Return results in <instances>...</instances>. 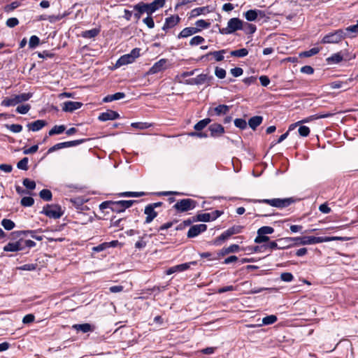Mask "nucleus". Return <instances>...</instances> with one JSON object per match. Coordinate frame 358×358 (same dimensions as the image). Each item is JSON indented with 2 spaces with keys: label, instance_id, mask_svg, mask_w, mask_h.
<instances>
[{
  "label": "nucleus",
  "instance_id": "9b49d317",
  "mask_svg": "<svg viewBox=\"0 0 358 358\" xmlns=\"http://www.w3.org/2000/svg\"><path fill=\"white\" fill-rule=\"evenodd\" d=\"M207 229V226L205 224H199L192 226L188 232V238H194L199 235L201 232L205 231Z\"/></svg>",
  "mask_w": 358,
  "mask_h": 358
},
{
  "label": "nucleus",
  "instance_id": "4c0bfd02",
  "mask_svg": "<svg viewBox=\"0 0 358 358\" xmlns=\"http://www.w3.org/2000/svg\"><path fill=\"white\" fill-rule=\"evenodd\" d=\"M277 321V317L274 315H268L263 318L262 324L264 325L273 324Z\"/></svg>",
  "mask_w": 358,
  "mask_h": 358
},
{
  "label": "nucleus",
  "instance_id": "7ed1b4c3",
  "mask_svg": "<svg viewBox=\"0 0 358 358\" xmlns=\"http://www.w3.org/2000/svg\"><path fill=\"white\" fill-rule=\"evenodd\" d=\"M32 96L31 93H22L20 94H13L10 97H6L1 103V106L9 107L14 106L18 103L29 100Z\"/></svg>",
  "mask_w": 358,
  "mask_h": 358
},
{
  "label": "nucleus",
  "instance_id": "69168bd1",
  "mask_svg": "<svg viewBox=\"0 0 358 358\" xmlns=\"http://www.w3.org/2000/svg\"><path fill=\"white\" fill-rule=\"evenodd\" d=\"M269 240V238L266 235H259L257 234V237L255 239V242L256 243H262L264 242H266Z\"/></svg>",
  "mask_w": 358,
  "mask_h": 358
},
{
  "label": "nucleus",
  "instance_id": "0e129e2a",
  "mask_svg": "<svg viewBox=\"0 0 358 358\" xmlns=\"http://www.w3.org/2000/svg\"><path fill=\"white\" fill-rule=\"evenodd\" d=\"M38 149V145H34L29 148L24 149L23 153L24 155L34 154L37 152Z\"/></svg>",
  "mask_w": 358,
  "mask_h": 358
},
{
  "label": "nucleus",
  "instance_id": "a878e982",
  "mask_svg": "<svg viewBox=\"0 0 358 358\" xmlns=\"http://www.w3.org/2000/svg\"><path fill=\"white\" fill-rule=\"evenodd\" d=\"M73 328L76 331H80L83 333H87L91 331V326L87 323L74 324Z\"/></svg>",
  "mask_w": 358,
  "mask_h": 358
},
{
  "label": "nucleus",
  "instance_id": "2f4dec72",
  "mask_svg": "<svg viewBox=\"0 0 358 358\" xmlns=\"http://www.w3.org/2000/svg\"><path fill=\"white\" fill-rule=\"evenodd\" d=\"M40 197L45 201H50L52 199V192L49 189H42L39 193Z\"/></svg>",
  "mask_w": 358,
  "mask_h": 358
},
{
  "label": "nucleus",
  "instance_id": "13d9d810",
  "mask_svg": "<svg viewBox=\"0 0 358 358\" xmlns=\"http://www.w3.org/2000/svg\"><path fill=\"white\" fill-rule=\"evenodd\" d=\"M110 209L113 211L121 213L124 211V209H122V207H120V205H117V201H111L110 204Z\"/></svg>",
  "mask_w": 358,
  "mask_h": 358
},
{
  "label": "nucleus",
  "instance_id": "c85d7f7f",
  "mask_svg": "<svg viewBox=\"0 0 358 358\" xmlns=\"http://www.w3.org/2000/svg\"><path fill=\"white\" fill-rule=\"evenodd\" d=\"M273 231H274V229L273 227H269V226H264V227H260L257 230V234H259V235L271 234L272 233H273Z\"/></svg>",
  "mask_w": 358,
  "mask_h": 358
},
{
  "label": "nucleus",
  "instance_id": "774afa93",
  "mask_svg": "<svg viewBox=\"0 0 358 358\" xmlns=\"http://www.w3.org/2000/svg\"><path fill=\"white\" fill-rule=\"evenodd\" d=\"M143 22L148 26V28L152 29L155 26L152 17L148 16L143 20Z\"/></svg>",
  "mask_w": 358,
  "mask_h": 358
},
{
  "label": "nucleus",
  "instance_id": "49530a36",
  "mask_svg": "<svg viewBox=\"0 0 358 358\" xmlns=\"http://www.w3.org/2000/svg\"><path fill=\"white\" fill-rule=\"evenodd\" d=\"M31 106L29 104L18 106L16 108V111L20 114H26L30 110Z\"/></svg>",
  "mask_w": 358,
  "mask_h": 358
},
{
  "label": "nucleus",
  "instance_id": "412c9836",
  "mask_svg": "<svg viewBox=\"0 0 358 358\" xmlns=\"http://www.w3.org/2000/svg\"><path fill=\"white\" fill-rule=\"evenodd\" d=\"M209 130L210 131L211 136H218L224 133V127L219 124H213L209 127Z\"/></svg>",
  "mask_w": 358,
  "mask_h": 358
},
{
  "label": "nucleus",
  "instance_id": "473e14b6",
  "mask_svg": "<svg viewBox=\"0 0 358 358\" xmlns=\"http://www.w3.org/2000/svg\"><path fill=\"white\" fill-rule=\"evenodd\" d=\"M258 15L257 11L255 10H249L245 13V17L248 21H254Z\"/></svg>",
  "mask_w": 358,
  "mask_h": 358
},
{
  "label": "nucleus",
  "instance_id": "2eb2a0df",
  "mask_svg": "<svg viewBox=\"0 0 358 358\" xmlns=\"http://www.w3.org/2000/svg\"><path fill=\"white\" fill-rule=\"evenodd\" d=\"M191 264H195L196 262H190V263H185V264H178V265L174 266L173 267L169 268L166 271V273L167 275H171V274H173V273H176V272L184 271H185V270H187V269H188L189 268Z\"/></svg>",
  "mask_w": 358,
  "mask_h": 358
},
{
  "label": "nucleus",
  "instance_id": "de8ad7c7",
  "mask_svg": "<svg viewBox=\"0 0 358 358\" xmlns=\"http://www.w3.org/2000/svg\"><path fill=\"white\" fill-rule=\"evenodd\" d=\"M135 202V201L129 200V201H117V205H120L122 209H125L130 208L132 204Z\"/></svg>",
  "mask_w": 358,
  "mask_h": 358
},
{
  "label": "nucleus",
  "instance_id": "09e8293b",
  "mask_svg": "<svg viewBox=\"0 0 358 358\" xmlns=\"http://www.w3.org/2000/svg\"><path fill=\"white\" fill-rule=\"evenodd\" d=\"M22 183L29 189H34L36 187V182L28 178L24 179Z\"/></svg>",
  "mask_w": 358,
  "mask_h": 358
},
{
  "label": "nucleus",
  "instance_id": "37998d69",
  "mask_svg": "<svg viewBox=\"0 0 358 358\" xmlns=\"http://www.w3.org/2000/svg\"><path fill=\"white\" fill-rule=\"evenodd\" d=\"M204 38L200 36H194L189 41V45L192 46L201 44L204 41Z\"/></svg>",
  "mask_w": 358,
  "mask_h": 358
},
{
  "label": "nucleus",
  "instance_id": "b1692460",
  "mask_svg": "<svg viewBox=\"0 0 358 358\" xmlns=\"http://www.w3.org/2000/svg\"><path fill=\"white\" fill-rule=\"evenodd\" d=\"M229 110V106L227 105H219L213 108V111L217 115H225Z\"/></svg>",
  "mask_w": 358,
  "mask_h": 358
},
{
  "label": "nucleus",
  "instance_id": "dca6fc26",
  "mask_svg": "<svg viewBox=\"0 0 358 358\" xmlns=\"http://www.w3.org/2000/svg\"><path fill=\"white\" fill-rule=\"evenodd\" d=\"M46 124V121L43 120H38L36 121L27 124V127L30 131H38L41 130Z\"/></svg>",
  "mask_w": 358,
  "mask_h": 358
},
{
  "label": "nucleus",
  "instance_id": "052dcab7",
  "mask_svg": "<svg viewBox=\"0 0 358 358\" xmlns=\"http://www.w3.org/2000/svg\"><path fill=\"white\" fill-rule=\"evenodd\" d=\"M333 115H334V113H323V114H320V115H311L310 118H311V120H317V119H321V118L329 117Z\"/></svg>",
  "mask_w": 358,
  "mask_h": 358
},
{
  "label": "nucleus",
  "instance_id": "72a5a7b5",
  "mask_svg": "<svg viewBox=\"0 0 358 358\" xmlns=\"http://www.w3.org/2000/svg\"><path fill=\"white\" fill-rule=\"evenodd\" d=\"M99 31L96 29H90V30H87V31H85L83 33L82 36L84 37V38H94L96 36H97V34H99Z\"/></svg>",
  "mask_w": 358,
  "mask_h": 358
},
{
  "label": "nucleus",
  "instance_id": "39448f33",
  "mask_svg": "<svg viewBox=\"0 0 358 358\" xmlns=\"http://www.w3.org/2000/svg\"><path fill=\"white\" fill-rule=\"evenodd\" d=\"M241 29H243V21L237 17H234L229 20L227 27L220 29L219 31L222 34H230Z\"/></svg>",
  "mask_w": 358,
  "mask_h": 358
},
{
  "label": "nucleus",
  "instance_id": "f03ea898",
  "mask_svg": "<svg viewBox=\"0 0 358 358\" xmlns=\"http://www.w3.org/2000/svg\"><path fill=\"white\" fill-rule=\"evenodd\" d=\"M339 237H315V236H303L293 238L299 245H313L324 242H329L335 240H340Z\"/></svg>",
  "mask_w": 358,
  "mask_h": 358
},
{
  "label": "nucleus",
  "instance_id": "0eeeda50",
  "mask_svg": "<svg viewBox=\"0 0 358 358\" xmlns=\"http://www.w3.org/2000/svg\"><path fill=\"white\" fill-rule=\"evenodd\" d=\"M196 201L191 199L178 200L173 208L178 212H186L194 209L196 206Z\"/></svg>",
  "mask_w": 358,
  "mask_h": 358
},
{
  "label": "nucleus",
  "instance_id": "4d7b16f0",
  "mask_svg": "<svg viewBox=\"0 0 358 358\" xmlns=\"http://www.w3.org/2000/svg\"><path fill=\"white\" fill-rule=\"evenodd\" d=\"M319 51H320V48H313L308 51L303 52V55H304L305 57H311L313 55L317 54L319 52Z\"/></svg>",
  "mask_w": 358,
  "mask_h": 358
},
{
  "label": "nucleus",
  "instance_id": "20e7f679",
  "mask_svg": "<svg viewBox=\"0 0 358 358\" xmlns=\"http://www.w3.org/2000/svg\"><path fill=\"white\" fill-rule=\"evenodd\" d=\"M255 203H266L273 207H275L278 208H283L289 206L292 203L294 202V199L293 198H285V199H257L255 200Z\"/></svg>",
  "mask_w": 358,
  "mask_h": 358
},
{
  "label": "nucleus",
  "instance_id": "f8f14e48",
  "mask_svg": "<svg viewBox=\"0 0 358 358\" xmlns=\"http://www.w3.org/2000/svg\"><path fill=\"white\" fill-rule=\"evenodd\" d=\"M23 249V239L22 238L16 242H10L3 247L5 252H17Z\"/></svg>",
  "mask_w": 358,
  "mask_h": 358
},
{
  "label": "nucleus",
  "instance_id": "f3484780",
  "mask_svg": "<svg viewBox=\"0 0 358 358\" xmlns=\"http://www.w3.org/2000/svg\"><path fill=\"white\" fill-rule=\"evenodd\" d=\"M119 117V114L113 110H107L102 113L99 116V120L101 121L113 120Z\"/></svg>",
  "mask_w": 358,
  "mask_h": 358
},
{
  "label": "nucleus",
  "instance_id": "393cba45",
  "mask_svg": "<svg viewBox=\"0 0 358 358\" xmlns=\"http://www.w3.org/2000/svg\"><path fill=\"white\" fill-rule=\"evenodd\" d=\"M66 129L64 125H55L48 132L49 136H53L56 134H60L63 133Z\"/></svg>",
  "mask_w": 358,
  "mask_h": 358
},
{
  "label": "nucleus",
  "instance_id": "6e6d98bb",
  "mask_svg": "<svg viewBox=\"0 0 358 358\" xmlns=\"http://www.w3.org/2000/svg\"><path fill=\"white\" fill-rule=\"evenodd\" d=\"M131 127L138 129H145L148 128L150 124L146 122H134L131 124Z\"/></svg>",
  "mask_w": 358,
  "mask_h": 358
},
{
  "label": "nucleus",
  "instance_id": "a19ab883",
  "mask_svg": "<svg viewBox=\"0 0 358 358\" xmlns=\"http://www.w3.org/2000/svg\"><path fill=\"white\" fill-rule=\"evenodd\" d=\"M196 221L199 222H209L211 220L210 213H201L198 214L196 215Z\"/></svg>",
  "mask_w": 358,
  "mask_h": 358
},
{
  "label": "nucleus",
  "instance_id": "cd10ccee",
  "mask_svg": "<svg viewBox=\"0 0 358 358\" xmlns=\"http://www.w3.org/2000/svg\"><path fill=\"white\" fill-rule=\"evenodd\" d=\"M248 54V50L246 48H241L231 52V55L236 57H244L247 56Z\"/></svg>",
  "mask_w": 358,
  "mask_h": 358
},
{
  "label": "nucleus",
  "instance_id": "e2e57ef3",
  "mask_svg": "<svg viewBox=\"0 0 358 358\" xmlns=\"http://www.w3.org/2000/svg\"><path fill=\"white\" fill-rule=\"evenodd\" d=\"M8 127L13 133H19L22 130V126L17 124H11L8 126Z\"/></svg>",
  "mask_w": 358,
  "mask_h": 358
},
{
  "label": "nucleus",
  "instance_id": "423d86ee",
  "mask_svg": "<svg viewBox=\"0 0 358 358\" xmlns=\"http://www.w3.org/2000/svg\"><path fill=\"white\" fill-rule=\"evenodd\" d=\"M347 34L342 29L329 33L322 39V43H338L346 37Z\"/></svg>",
  "mask_w": 358,
  "mask_h": 358
},
{
  "label": "nucleus",
  "instance_id": "58836bf2",
  "mask_svg": "<svg viewBox=\"0 0 358 358\" xmlns=\"http://www.w3.org/2000/svg\"><path fill=\"white\" fill-rule=\"evenodd\" d=\"M226 52L225 50H222L220 51L211 52L209 55H213L215 60L217 62L222 61L224 59L223 55Z\"/></svg>",
  "mask_w": 358,
  "mask_h": 358
},
{
  "label": "nucleus",
  "instance_id": "4be33fe9",
  "mask_svg": "<svg viewBox=\"0 0 358 358\" xmlns=\"http://www.w3.org/2000/svg\"><path fill=\"white\" fill-rule=\"evenodd\" d=\"M263 117L262 116H254L248 121V124L251 129L255 130L256 128L262 122Z\"/></svg>",
  "mask_w": 358,
  "mask_h": 358
},
{
  "label": "nucleus",
  "instance_id": "4468645a",
  "mask_svg": "<svg viewBox=\"0 0 358 358\" xmlns=\"http://www.w3.org/2000/svg\"><path fill=\"white\" fill-rule=\"evenodd\" d=\"M167 60L166 59H161L158 62L154 64V65L150 69L149 74L157 73L166 69V64Z\"/></svg>",
  "mask_w": 358,
  "mask_h": 358
},
{
  "label": "nucleus",
  "instance_id": "5701e85b",
  "mask_svg": "<svg viewBox=\"0 0 358 358\" xmlns=\"http://www.w3.org/2000/svg\"><path fill=\"white\" fill-rule=\"evenodd\" d=\"M343 59V54L337 52L327 59L329 64H338Z\"/></svg>",
  "mask_w": 358,
  "mask_h": 358
},
{
  "label": "nucleus",
  "instance_id": "1a4fd4ad",
  "mask_svg": "<svg viewBox=\"0 0 358 358\" xmlns=\"http://www.w3.org/2000/svg\"><path fill=\"white\" fill-rule=\"evenodd\" d=\"M41 213L45 214L50 218L58 219L62 215L63 212L59 206L48 204L43 207Z\"/></svg>",
  "mask_w": 358,
  "mask_h": 358
},
{
  "label": "nucleus",
  "instance_id": "c756f323",
  "mask_svg": "<svg viewBox=\"0 0 358 358\" xmlns=\"http://www.w3.org/2000/svg\"><path fill=\"white\" fill-rule=\"evenodd\" d=\"M238 250H239V246L238 245L234 244V245H230L228 248H223L221 252H222V255H227L229 253L236 252Z\"/></svg>",
  "mask_w": 358,
  "mask_h": 358
},
{
  "label": "nucleus",
  "instance_id": "5fc2aeb1",
  "mask_svg": "<svg viewBox=\"0 0 358 358\" xmlns=\"http://www.w3.org/2000/svg\"><path fill=\"white\" fill-rule=\"evenodd\" d=\"M294 277L291 273H282L280 275V279L284 282H291Z\"/></svg>",
  "mask_w": 358,
  "mask_h": 358
},
{
  "label": "nucleus",
  "instance_id": "6e6552de",
  "mask_svg": "<svg viewBox=\"0 0 358 358\" xmlns=\"http://www.w3.org/2000/svg\"><path fill=\"white\" fill-rule=\"evenodd\" d=\"M140 49L134 48L129 54L122 55L116 62L115 66L120 67L132 63L135 59L140 56Z\"/></svg>",
  "mask_w": 358,
  "mask_h": 358
},
{
  "label": "nucleus",
  "instance_id": "e433bc0d",
  "mask_svg": "<svg viewBox=\"0 0 358 358\" xmlns=\"http://www.w3.org/2000/svg\"><path fill=\"white\" fill-rule=\"evenodd\" d=\"M1 225L6 230H11L15 227V223L8 219L2 220Z\"/></svg>",
  "mask_w": 358,
  "mask_h": 358
},
{
  "label": "nucleus",
  "instance_id": "ea45409f",
  "mask_svg": "<svg viewBox=\"0 0 358 358\" xmlns=\"http://www.w3.org/2000/svg\"><path fill=\"white\" fill-rule=\"evenodd\" d=\"M145 195V193L143 192H124L120 194L121 196H134L138 197Z\"/></svg>",
  "mask_w": 358,
  "mask_h": 358
},
{
  "label": "nucleus",
  "instance_id": "f704fd0d",
  "mask_svg": "<svg viewBox=\"0 0 358 358\" xmlns=\"http://www.w3.org/2000/svg\"><path fill=\"white\" fill-rule=\"evenodd\" d=\"M34 200L31 196H24L21 199L20 203L22 206L30 207L33 206Z\"/></svg>",
  "mask_w": 358,
  "mask_h": 358
},
{
  "label": "nucleus",
  "instance_id": "aec40b11",
  "mask_svg": "<svg viewBox=\"0 0 358 358\" xmlns=\"http://www.w3.org/2000/svg\"><path fill=\"white\" fill-rule=\"evenodd\" d=\"M199 31H200V29L197 27H186L180 31L178 36V38H187L189 36L198 33Z\"/></svg>",
  "mask_w": 358,
  "mask_h": 358
},
{
  "label": "nucleus",
  "instance_id": "ddd939ff",
  "mask_svg": "<svg viewBox=\"0 0 358 358\" xmlns=\"http://www.w3.org/2000/svg\"><path fill=\"white\" fill-rule=\"evenodd\" d=\"M82 106L83 103L81 102L68 101L63 103L62 110L65 112L72 113L74 110L79 109Z\"/></svg>",
  "mask_w": 358,
  "mask_h": 358
},
{
  "label": "nucleus",
  "instance_id": "603ef678",
  "mask_svg": "<svg viewBox=\"0 0 358 358\" xmlns=\"http://www.w3.org/2000/svg\"><path fill=\"white\" fill-rule=\"evenodd\" d=\"M195 24L197 28L201 29L208 28L210 26V23L203 20H199L196 22Z\"/></svg>",
  "mask_w": 358,
  "mask_h": 358
},
{
  "label": "nucleus",
  "instance_id": "3c124183",
  "mask_svg": "<svg viewBox=\"0 0 358 358\" xmlns=\"http://www.w3.org/2000/svg\"><path fill=\"white\" fill-rule=\"evenodd\" d=\"M19 24V20L16 17H10L6 20V24L7 27L13 28Z\"/></svg>",
  "mask_w": 358,
  "mask_h": 358
},
{
  "label": "nucleus",
  "instance_id": "6ab92c4d",
  "mask_svg": "<svg viewBox=\"0 0 358 358\" xmlns=\"http://www.w3.org/2000/svg\"><path fill=\"white\" fill-rule=\"evenodd\" d=\"M145 214L146 215L145 223L151 222L157 215V213L152 208V206H147L145 208L144 210Z\"/></svg>",
  "mask_w": 358,
  "mask_h": 358
},
{
  "label": "nucleus",
  "instance_id": "9d476101",
  "mask_svg": "<svg viewBox=\"0 0 358 358\" xmlns=\"http://www.w3.org/2000/svg\"><path fill=\"white\" fill-rule=\"evenodd\" d=\"M213 80V76L206 73H201L197 76L196 78H192L189 82V83L193 85H202L204 83H208V85H210Z\"/></svg>",
  "mask_w": 358,
  "mask_h": 358
},
{
  "label": "nucleus",
  "instance_id": "864d4df0",
  "mask_svg": "<svg viewBox=\"0 0 358 358\" xmlns=\"http://www.w3.org/2000/svg\"><path fill=\"white\" fill-rule=\"evenodd\" d=\"M243 228V227L242 226L235 225V226H233L232 227L228 229V231L230 233L231 236H232L234 234H237L241 233L242 231Z\"/></svg>",
  "mask_w": 358,
  "mask_h": 358
},
{
  "label": "nucleus",
  "instance_id": "8fccbe9b",
  "mask_svg": "<svg viewBox=\"0 0 358 358\" xmlns=\"http://www.w3.org/2000/svg\"><path fill=\"white\" fill-rule=\"evenodd\" d=\"M226 71L220 67H216L215 69V75L220 79H223L226 76Z\"/></svg>",
  "mask_w": 358,
  "mask_h": 358
},
{
  "label": "nucleus",
  "instance_id": "a211bd4d",
  "mask_svg": "<svg viewBox=\"0 0 358 358\" xmlns=\"http://www.w3.org/2000/svg\"><path fill=\"white\" fill-rule=\"evenodd\" d=\"M180 20V18L178 15H173L166 18L165 23L162 27L164 30L172 28L175 27Z\"/></svg>",
  "mask_w": 358,
  "mask_h": 358
},
{
  "label": "nucleus",
  "instance_id": "a18cd8bd",
  "mask_svg": "<svg viewBox=\"0 0 358 358\" xmlns=\"http://www.w3.org/2000/svg\"><path fill=\"white\" fill-rule=\"evenodd\" d=\"M20 6V3L17 1H13L10 4L6 5L3 8V10L6 13H10L12 10H15Z\"/></svg>",
  "mask_w": 358,
  "mask_h": 358
},
{
  "label": "nucleus",
  "instance_id": "f257e3e1",
  "mask_svg": "<svg viewBox=\"0 0 358 358\" xmlns=\"http://www.w3.org/2000/svg\"><path fill=\"white\" fill-rule=\"evenodd\" d=\"M165 0H155L150 3H139L134 6V9L140 13H146L148 15L164 6Z\"/></svg>",
  "mask_w": 358,
  "mask_h": 358
},
{
  "label": "nucleus",
  "instance_id": "bb28decb",
  "mask_svg": "<svg viewBox=\"0 0 358 358\" xmlns=\"http://www.w3.org/2000/svg\"><path fill=\"white\" fill-rule=\"evenodd\" d=\"M210 122L209 118H206L198 122L194 127V129L196 131H201L203 128H205Z\"/></svg>",
  "mask_w": 358,
  "mask_h": 358
},
{
  "label": "nucleus",
  "instance_id": "79ce46f5",
  "mask_svg": "<svg viewBox=\"0 0 358 358\" xmlns=\"http://www.w3.org/2000/svg\"><path fill=\"white\" fill-rule=\"evenodd\" d=\"M234 124L241 129H245L247 127V122L245 120L237 118L234 120Z\"/></svg>",
  "mask_w": 358,
  "mask_h": 358
},
{
  "label": "nucleus",
  "instance_id": "680f3d73",
  "mask_svg": "<svg viewBox=\"0 0 358 358\" xmlns=\"http://www.w3.org/2000/svg\"><path fill=\"white\" fill-rule=\"evenodd\" d=\"M299 133L301 136H307L310 133V129L306 126H301L299 128Z\"/></svg>",
  "mask_w": 358,
  "mask_h": 358
},
{
  "label": "nucleus",
  "instance_id": "7c9ffc66",
  "mask_svg": "<svg viewBox=\"0 0 358 358\" xmlns=\"http://www.w3.org/2000/svg\"><path fill=\"white\" fill-rule=\"evenodd\" d=\"M85 141V139H79L76 141H66L62 143L63 148H69L73 146L78 145Z\"/></svg>",
  "mask_w": 358,
  "mask_h": 358
},
{
  "label": "nucleus",
  "instance_id": "c03bdc74",
  "mask_svg": "<svg viewBox=\"0 0 358 358\" xmlns=\"http://www.w3.org/2000/svg\"><path fill=\"white\" fill-rule=\"evenodd\" d=\"M39 43H40L39 38L36 36H32L29 38V46L30 48H34L37 45H38Z\"/></svg>",
  "mask_w": 358,
  "mask_h": 358
},
{
  "label": "nucleus",
  "instance_id": "338daca9",
  "mask_svg": "<svg viewBox=\"0 0 358 358\" xmlns=\"http://www.w3.org/2000/svg\"><path fill=\"white\" fill-rule=\"evenodd\" d=\"M230 72L234 77H238L243 74V71L240 67H236V68L231 69Z\"/></svg>",
  "mask_w": 358,
  "mask_h": 358
},
{
  "label": "nucleus",
  "instance_id": "bf43d9fd",
  "mask_svg": "<svg viewBox=\"0 0 358 358\" xmlns=\"http://www.w3.org/2000/svg\"><path fill=\"white\" fill-rule=\"evenodd\" d=\"M36 264H24V265L20 266L18 268V269L22 270V271H34L36 269Z\"/></svg>",
  "mask_w": 358,
  "mask_h": 358
},
{
  "label": "nucleus",
  "instance_id": "c9c22d12",
  "mask_svg": "<svg viewBox=\"0 0 358 358\" xmlns=\"http://www.w3.org/2000/svg\"><path fill=\"white\" fill-rule=\"evenodd\" d=\"M29 159L27 157H24L17 164V167L19 169L27 171L29 169L28 166Z\"/></svg>",
  "mask_w": 358,
  "mask_h": 358
}]
</instances>
